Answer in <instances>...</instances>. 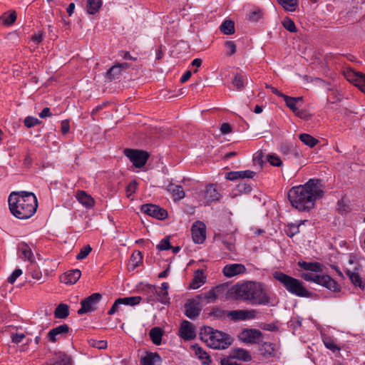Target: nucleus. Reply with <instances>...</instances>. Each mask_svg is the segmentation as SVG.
Here are the masks:
<instances>
[{"label":"nucleus","mask_w":365,"mask_h":365,"mask_svg":"<svg viewBox=\"0 0 365 365\" xmlns=\"http://www.w3.org/2000/svg\"><path fill=\"white\" fill-rule=\"evenodd\" d=\"M319 180L310 179L304 185L292 187L288 192V199L292 207L299 211L313 209L317 199L322 198L323 190L319 187Z\"/></svg>","instance_id":"obj_1"},{"label":"nucleus","mask_w":365,"mask_h":365,"mask_svg":"<svg viewBox=\"0 0 365 365\" xmlns=\"http://www.w3.org/2000/svg\"><path fill=\"white\" fill-rule=\"evenodd\" d=\"M8 202L11 214L20 220L31 217L36 213L38 207L36 195L33 192L26 191L11 192Z\"/></svg>","instance_id":"obj_2"},{"label":"nucleus","mask_w":365,"mask_h":365,"mask_svg":"<svg viewBox=\"0 0 365 365\" xmlns=\"http://www.w3.org/2000/svg\"><path fill=\"white\" fill-rule=\"evenodd\" d=\"M236 299L249 302L253 305H267L270 302L269 291L262 283L246 282L232 288Z\"/></svg>","instance_id":"obj_3"},{"label":"nucleus","mask_w":365,"mask_h":365,"mask_svg":"<svg viewBox=\"0 0 365 365\" xmlns=\"http://www.w3.org/2000/svg\"><path fill=\"white\" fill-rule=\"evenodd\" d=\"M200 338L209 347L215 349H226L233 342L230 335L210 327H204L201 329Z\"/></svg>","instance_id":"obj_4"},{"label":"nucleus","mask_w":365,"mask_h":365,"mask_svg":"<svg viewBox=\"0 0 365 365\" xmlns=\"http://www.w3.org/2000/svg\"><path fill=\"white\" fill-rule=\"evenodd\" d=\"M273 277L279 282L287 292L300 297H311L312 292L307 290L304 283L296 278L289 276L282 272H274Z\"/></svg>","instance_id":"obj_5"},{"label":"nucleus","mask_w":365,"mask_h":365,"mask_svg":"<svg viewBox=\"0 0 365 365\" xmlns=\"http://www.w3.org/2000/svg\"><path fill=\"white\" fill-rule=\"evenodd\" d=\"M124 155L133 163L135 168L143 167L149 158V153L142 150L126 148Z\"/></svg>","instance_id":"obj_6"},{"label":"nucleus","mask_w":365,"mask_h":365,"mask_svg":"<svg viewBox=\"0 0 365 365\" xmlns=\"http://www.w3.org/2000/svg\"><path fill=\"white\" fill-rule=\"evenodd\" d=\"M101 299L102 294L100 293H93L85 298L81 302V307L78 310V314L82 315L88 312H94Z\"/></svg>","instance_id":"obj_7"},{"label":"nucleus","mask_w":365,"mask_h":365,"mask_svg":"<svg viewBox=\"0 0 365 365\" xmlns=\"http://www.w3.org/2000/svg\"><path fill=\"white\" fill-rule=\"evenodd\" d=\"M262 333L255 329H244L238 334L240 341L248 344H256L260 342Z\"/></svg>","instance_id":"obj_8"},{"label":"nucleus","mask_w":365,"mask_h":365,"mask_svg":"<svg viewBox=\"0 0 365 365\" xmlns=\"http://www.w3.org/2000/svg\"><path fill=\"white\" fill-rule=\"evenodd\" d=\"M312 282L322 285L331 291L338 292L340 290L337 282L327 274L320 275L314 274L313 279Z\"/></svg>","instance_id":"obj_9"},{"label":"nucleus","mask_w":365,"mask_h":365,"mask_svg":"<svg viewBox=\"0 0 365 365\" xmlns=\"http://www.w3.org/2000/svg\"><path fill=\"white\" fill-rule=\"evenodd\" d=\"M141 211L158 220H164L168 217V212L154 204H145L141 206Z\"/></svg>","instance_id":"obj_10"},{"label":"nucleus","mask_w":365,"mask_h":365,"mask_svg":"<svg viewBox=\"0 0 365 365\" xmlns=\"http://www.w3.org/2000/svg\"><path fill=\"white\" fill-rule=\"evenodd\" d=\"M202 305L195 299L188 300L184 306L185 315L191 319L197 318L202 310Z\"/></svg>","instance_id":"obj_11"},{"label":"nucleus","mask_w":365,"mask_h":365,"mask_svg":"<svg viewBox=\"0 0 365 365\" xmlns=\"http://www.w3.org/2000/svg\"><path fill=\"white\" fill-rule=\"evenodd\" d=\"M192 237L195 243L202 244L206 238V226L202 222H195L191 228Z\"/></svg>","instance_id":"obj_12"},{"label":"nucleus","mask_w":365,"mask_h":365,"mask_svg":"<svg viewBox=\"0 0 365 365\" xmlns=\"http://www.w3.org/2000/svg\"><path fill=\"white\" fill-rule=\"evenodd\" d=\"M257 311L252 310H233L227 312V317L232 321L246 320L256 317Z\"/></svg>","instance_id":"obj_13"},{"label":"nucleus","mask_w":365,"mask_h":365,"mask_svg":"<svg viewBox=\"0 0 365 365\" xmlns=\"http://www.w3.org/2000/svg\"><path fill=\"white\" fill-rule=\"evenodd\" d=\"M221 290V287H215L212 288L207 292H203L200 294H197L195 299H197L200 303L204 302L205 304H209L215 302L218 298L219 294Z\"/></svg>","instance_id":"obj_14"},{"label":"nucleus","mask_w":365,"mask_h":365,"mask_svg":"<svg viewBox=\"0 0 365 365\" xmlns=\"http://www.w3.org/2000/svg\"><path fill=\"white\" fill-rule=\"evenodd\" d=\"M18 256L20 259L29 261L31 264H34L35 259L30 246L25 242H19L17 245Z\"/></svg>","instance_id":"obj_15"},{"label":"nucleus","mask_w":365,"mask_h":365,"mask_svg":"<svg viewBox=\"0 0 365 365\" xmlns=\"http://www.w3.org/2000/svg\"><path fill=\"white\" fill-rule=\"evenodd\" d=\"M69 329L70 328L67 324H61L50 330L46 337L49 341L55 343L61 337L67 334L69 332Z\"/></svg>","instance_id":"obj_16"},{"label":"nucleus","mask_w":365,"mask_h":365,"mask_svg":"<svg viewBox=\"0 0 365 365\" xmlns=\"http://www.w3.org/2000/svg\"><path fill=\"white\" fill-rule=\"evenodd\" d=\"M180 336L185 340H190L195 337V327L190 322L183 320L180 324Z\"/></svg>","instance_id":"obj_17"},{"label":"nucleus","mask_w":365,"mask_h":365,"mask_svg":"<svg viewBox=\"0 0 365 365\" xmlns=\"http://www.w3.org/2000/svg\"><path fill=\"white\" fill-rule=\"evenodd\" d=\"M129 66L130 65L128 63H117L113 66L106 72V78L108 81H112L114 79L118 78L121 76L122 71L128 68Z\"/></svg>","instance_id":"obj_18"},{"label":"nucleus","mask_w":365,"mask_h":365,"mask_svg":"<svg viewBox=\"0 0 365 365\" xmlns=\"http://www.w3.org/2000/svg\"><path fill=\"white\" fill-rule=\"evenodd\" d=\"M223 274L227 277H232L235 275L245 273L246 268L242 264H227L223 268Z\"/></svg>","instance_id":"obj_19"},{"label":"nucleus","mask_w":365,"mask_h":365,"mask_svg":"<svg viewBox=\"0 0 365 365\" xmlns=\"http://www.w3.org/2000/svg\"><path fill=\"white\" fill-rule=\"evenodd\" d=\"M81 272L78 269L69 270L61 277V282L66 284H75L81 277Z\"/></svg>","instance_id":"obj_20"},{"label":"nucleus","mask_w":365,"mask_h":365,"mask_svg":"<svg viewBox=\"0 0 365 365\" xmlns=\"http://www.w3.org/2000/svg\"><path fill=\"white\" fill-rule=\"evenodd\" d=\"M345 272L354 286L359 287L361 289H364L365 283L363 282L359 273V267H355L353 270L347 269Z\"/></svg>","instance_id":"obj_21"},{"label":"nucleus","mask_w":365,"mask_h":365,"mask_svg":"<svg viewBox=\"0 0 365 365\" xmlns=\"http://www.w3.org/2000/svg\"><path fill=\"white\" fill-rule=\"evenodd\" d=\"M276 344L270 342H263L259 347L260 354L264 358H269L274 356Z\"/></svg>","instance_id":"obj_22"},{"label":"nucleus","mask_w":365,"mask_h":365,"mask_svg":"<svg viewBox=\"0 0 365 365\" xmlns=\"http://www.w3.org/2000/svg\"><path fill=\"white\" fill-rule=\"evenodd\" d=\"M205 198L207 203L220 200V194L217 192L215 185L210 184L206 187Z\"/></svg>","instance_id":"obj_23"},{"label":"nucleus","mask_w":365,"mask_h":365,"mask_svg":"<svg viewBox=\"0 0 365 365\" xmlns=\"http://www.w3.org/2000/svg\"><path fill=\"white\" fill-rule=\"evenodd\" d=\"M78 202L83 206L90 208L94 205L95 201L93 198L88 195L85 191L79 190L76 195Z\"/></svg>","instance_id":"obj_24"},{"label":"nucleus","mask_w":365,"mask_h":365,"mask_svg":"<svg viewBox=\"0 0 365 365\" xmlns=\"http://www.w3.org/2000/svg\"><path fill=\"white\" fill-rule=\"evenodd\" d=\"M141 365H160L161 358L158 353H149L142 358Z\"/></svg>","instance_id":"obj_25"},{"label":"nucleus","mask_w":365,"mask_h":365,"mask_svg":"<svg viewBox=\"0 0 365 365\" xmlns=\"http://www.w3.org/2000/svg\"><path fill=\"white\" fill-rule=\"evenodd\" d=\"M168 191L170 192L175 201L180 200L185 197V192L180 185L170 183L167 188Z\"/></svg>","instance_id":"obj_26"},{"label":"nucleus","mask_w":365,"mask_h":365,"mask_svg":"<svg viewBox=\"0 0 365 365\" xmlns=\"http://www.w3.org/2000/svg\"><path fill=\"white\" fill-rule=\"evenodd\" d=\"M192 348L195 350V355L202 360V363L204 365H208L211 362L210 355L204 351L200 346L197 344L192 346Z\"/></svg>","instance_id":"obj_27"},{"label":"nucleus","mask_w":365,"mask_h":365,"mask_svg":"<svg viewBox=\"0 0 365 365\" xmlns=\"http://www.w3.org/2000/svg\"><path fill=\"white\" fill-rule=\"evenodd\" d=\"M298 266L301 268L311 272H321L322 265L319 262H307L304 261L299 262Z\"/></svg>","instance_id":"obj_28"},{"label":"nucleus","mask_w":365,"mask_h":365,"mask_svg":"<svg viewBox=\"0 0 365 365\" xmlns=\"http://www.w3.org/2000/svg\"><path fill=\"white\" fill-rule=\"evenodd\" d=\"M163 335V331L160 327L152 328L149 332L150 338L155 345H160L161 344Z\"/></svg>","instance_id":"obj_29"},{"label":"nucleus","mask_w":365,"mask_h":365,"mask_svg":"<svg viewBox=\"0 0 365 365\" xmlns=\"http://www.w3.org/2000/svg\"><path fill=\"white\" fill-rule=\"evenodd\" d=\"M284 101L286 103V105L294 112L297 113V110H298V108L297 107V103L299 101H302V97H289L287 95L283 94Z\"/></svg>","instance_id":"obj_30"},{"label":"nucleus","mask_w":365,"mask_h":365,"mask_svg":"<svg viewBox=\"0 0 365 365\" xmlns=\"http://www.w3.org/2000/svg\"><path fill=\"white\" fill-rule=\"evenodd\" d=\"M205 283V276L203 274V271L201 269H197L195 272L194 278L190 283V287L192 289H197L201 284Z\"/></svg>","instance_id":"obj_31"},{"label":"nucleus","mask_w":365,"mask_h":365,"mask_svg":"<svg viewBox=\"0 0 365 365\" xmlns=\"http://www.w3.org/2000/svg\"><path fill=\"white\" fill-rule=\"evenodd\" d=\"M69 315V307L66 304H60L54 311L56 319H66Z\"/></svg>","instance_id":"obj_32"},{"label":"nucleus","mask_w":365,"mask_h":365,"mask_svg":"<svg viewBox=\"0 0 365 365\" xmlns=\"http://www.w3.org/2000/svg\"><path fill=\"white\" fill-rule=\"evenodd\" d=\"M220 30L225 35H231L235 33V23L231 20L225 21L220 27Z\"/></svg>","instance_id":"obj_33"},{"label":"nucleus","mask_w":365,"mask_h":365,"mask_svg":"<svg viewBox=\"0 0 365 365\" xmlns=\"http://www.w3.org/2000/svg\"><path fill=\"white\" fill-rule=\"evenodd\" d=\"M101 5V0H88L86 5L88 13L90 14H95L98 11Z\"/></svg>","instance_id":"obj_34"},{"label":"nucleus","mask_w":365,"mask_h":365,"mask_svg":"<svg viewBox=\"0 0 365 365\" xmlns=\"http://www.w3.org/2000/svg\"><path fill=\"white\" fill-rule=\"evenodd\" d=\"M299 138L302 142H303L306 145H308L310 148H313L318 143L319 140L310 135L309 134L307 133H302L299 135Z\"/></svg>","instance_id":"obj_35"},{"label":"nucleus","mask_w":365,"mask_h":365,"mask_svg":"<svg viewBox=\"0 0 365 365\" xmlns=\"http://www.w3.org/2000/svg\"><path fill=\"white\" fill-rule=\"evenodd\" d=\"M142 297L140 296H134L124 298H118V302L122 304L135 306L140 303Z\"/></svg>","instance_id":"obj_36"},{"label":"nucleus","mask_w":365,"mask_h":365,"mask_svg":"<svg viewBox=\"0 0 365 365\" xmlns=\"http://www.w3.org/2000/svg\"><path fill=\"white\" fill-rule=\"evenodd\" d=\"M152 292L155 293L158 297V301L161 302L162 304H168L169 303V297L168 292L160 291L158 292L155 286H150V287Z\"/></svg>","instance_id":"obj_37"},{"label":"nucleus","mask_w":365,"mask_h":365,"mask_svg":"<svg viewBox=\"0 0 365 365\" xmlns=\"http://www.w3.org/2000/svg\"><path fill=\"white\" fill-rule=\"evenodd\" d=\"M17 15L14 11L10 14H4L1 17L0 20L2 21L3 24L6 26L12 25L16 20Z\"/></svg>","instance_id":"obj_38"},{"label":"nucleus","mask_w":365,"mask_h":365,"mask_svg":"<svg viewBox=\"0 0 365 365\" xmlns=\"http://www.w3.org/2000/svg\"><path fill=\"white\" fill-rule=\"evenodd\" d=\"M234 356L235 358L245 361H249L252 359L250 352L243 349H235L234 351Z\"/></svg>","instance_id":"obj_39"},{"label":"nucleus","mask_w":365,"mask_h":365,"mask_svg":"<svg viewBox=\"0 0 365 365\" xmlns=\"http://www.w3.org/2000/svg\"><path fill=\"white\" fill-rule=\"evenodd\" d=\"M283 8L289 11H294L297 6V0H278Z\"/></svg>","instance_id":"obj_40"},{"label":"nucleus","mask_w":365,"mask_h":365,"mask_svg":"<svg viewBox=\"0 0 365 365\" xmlns=\"http://www.w3.org/2000/svg\"><path fill=\"white\" fill-rule=\"evenodd\" d=\"M232 85L238 90H241L245 87V78L240 73H236L232 81Z\"/></svg>","instance_id":"obj_41"},{"label":"nucleus","mask_w":365,"mask_h":365,"mask_svg":"<svg viewBox=\"0 0 365 365\" xmlns=\"http://www.w3.org/2000/svg\"><path fill=\"white\" fill-rule=\"evenodd\" d=\"M353 76L356 77L355 79L354 85L357 86L361 91L363 90V87H365V74L360 73H351Z\"/></svg>","instance_id":"obj_42"},{"label":"nucleus","mask_w":365,"mask_h":365,"mask_svg":"<svg viewBox=\"0 0 365 365\" xmlns=\"http://www.w3.org/2000/svg\"><path fill=\"white\" fill-rule=\"evenodd\" d=\"M227 311L218 307H213L210 312V315L218 319L227 317Z\"/></svg>","instance_id":"obj_43"},{"label":"nucleus","mask_w":365,"mask_h":365,"mask_svg":"<svg viewBox=\"0 0 365 365\" xmlns=\"http://www.w3.org/2000/svg\"><path fill=\"white\" fill-rule=\"evenodd\" d=\"M283 26L289 32L295 33L297 32V28L294 22L289 18H285L282 21Z\"/></svg>","instance_id":"obj_44"},{"label":"nucleus","mask_w":365,"mask_h":365,"mask_svg":"<svg viewBox=\"0 0 365 365\" xmlns=\"http://www.w3.org/2000/svg\"><path fill=\"white\" fill-rule=\"evenodd\" d=\"M267 160L273 166L279 167L282 165L281 159L274 154L267 155Z\"/></svg>","instance_id":"obj_45"},{"label":"nucleus","mask_w":365,"mask_h":365,"mask_svg":"<svg viewBox=\"0 0 365 365\" xmlns=\"http://www.w3.org/2000/svg\"><path fill=\"white\" fill-rule=\"evenodd\" d=\"M142 259V254L140 251L135 252L132 254L130 257V262H133L132 269H134L138 266V264L141 262Z\"/></svg>","instance_id":"obj_46"},{"label":"nucleus","mask_w":365,"mask_h":365,"mask_svg":"<svg viewBox=\"0 0 365 365\" xmlns=\"http://www.w3.org/2000/svg\"><path fill=\"white\" fill-rule=\"evenodd\" d=\"M25 126L30 128L41 123V121L34 117L27 116L24 120Z\"/></svg>","instance_id":"obj_47"},{"label":"nucleus","mask_w":365,"mask_h":365,"mask_svg":"<svg viewBox=\"0 0 365 365\" xmlns=\"http://www.w3.org/2000/svg\"><path fill=\"white\" fill-rule=\"evenodd\" d=\"M157 249L158 250H168L171 249V245L170 243V237H167L163 239L160 243L157 245Z\"/></svg>","instance_id":"obj_48"},{"label":"nucleus","mask_w":365,"mask_h":365,"mask_svg":"<svg viewBox=\"0 0 365 365\" xmlns=\"http://www.w3.org/2000/svg\"><path fill=\"white\" fill-rule=\"evenodd\" d=\"M323 341H324V346L327 349H330V350H331L333 351H334L336 350H339V348L335 344L334 340L331 338H330V337H325L323 339Z\"/></svg>","instance_id":"obj_49"},{"label":"nucleus","mask_w":365,"mask_h":365,"mask_svg":"<svg viewBox=\"0 0 365 365\" xmlns=\"http://www.w3.org/2000/svg\"><path fill=\"white\" fill-rule=\"evenodd\" d=\"M92 248L90 245L84 246L83 248H81L80 252L77 255L76 259L78 260L85 259L88 254L91 252Z\"/></svg>","instance_id":"obj_50"},{"label":"nucleus","mask_w":365,"mask_h":365,"mask_svg":"<svg viewBox=\"0 0 365 365\" xmlns=\"http://www.w3.org/2000/svg\"><path fill=\"white\" fill-rule=\"evenodd\" d=\"M285 233L290 237H292L294 235H295L297 233L299 232V225H288L287 228L284 230Z\"/></svg>","instance_id":"obj_51"},{"label":"nucleus","mask_w":365,"mask_h":365,"mask_svg":"<svg viewBox=\"0 0 365 365\" xmlns=\"http://www.w3.org/2000/svg\"><path fill=\"white\" fill-rule=\"evenodd\" d=\"M88 344L91 346L95 347L99 349H105L107 346L106 341H97L95 339H91L88 341Z\"/></svg>","instance_id":"obj_52"},{"label":"nucleus","mask_w":365,"mask_h":365,"mask_svg":"<svg viewBox=\"0 0 365 365\" xmlns=\"http://www.w3.org/2000/svg\"><path fill=\"white\" fill-rule=\"evenodd\" d=\"M225 46L229 49L227 55L230 56L236 53L237 46L234 41H228L225 42Z\"/></svg>","instance_id":"obj_53"},{"label":"nucleus","mask_w":365,"mask_h":365,"mask_svg":"<svg viewBox=\"0 0 365 365\" xmlns=\"http://www.w3.org/2000/svg\"><path fill=\"white\" fill-rule=\"evenodd\" d=\"M22 274L21 269H15L12 274L8 277L7 281L10 284H14L16 279Z\"/></svg>","instance_id":"obj_54"},{"label":"nucleus","mask_w":365,"mask_h":365,"mask_svg":"<svg viewBox=\"0 0 365 365\" xmlns=\"http://www.w3.org/2000/svg\"><path fill=\"white\" fill-rule=\"evenodd\" d=\"M138 183L135 180L131 181L128 186L126 187V192L128 197H129L131 194L135 192L137 190Z\"/></svg>","instance_id":"obj_55"},{"label":"nucleus","mask_w":365,"mask_h":365,"mask_svg":"<svg viewBox=\"0 0 365 365\" xmlns=\"http://www.w3.org/2000/svg\"><path fill=\"white\" fill-rule=\"evenodd\" d=\"M237 190L240 192L248 193L252 190V187L244 182H241L237 185Z\"/></svg>","instance_id":"obj_56"},{"label":"nucleus","mask_w":365,"mask_h":365,"mask_svg":"<svg viewBox=\"0 0 365 365\" xmlns=\"http://www.w3.org/2000/svg\"><path fill=\"white\" fill-rule=\"evenodd\" d=\"M225 178L230 180H235L240 178V173L239 171H231L226 173Z\"/></svg>","instance_id":"obj_57"},{"label":"nucleus","mask_w":365,"mask_h":365,"mask_svg":"<svg viewBox=\"0 0 365 365\" xmlns=\"http://www.w3.org/2000/svg\"><path fill=\"white\" fill-rule=\"evenodd\" d=\"M299 118L304 119V120H308L310 118V114L305 110H297V113H294Z\"/></svg>","instance_id":"obj_58"},{"label":"nucleus","mask_w":365,"mask_h":365,"mask_svg":"<svg viewBox=\"0 0 365 365\" xmlns=\"http://www.w3.org/2000/svg\"><path fill=\"white\" fill-rule=\"evenodd\" d=\"M30 269V274L33 279H41L42 277V273L38 269H32L31 267L29 268Z\"/></svg>","instance_id":"obj_59"},{"label":"nucleus","mask_w":365,"mask_h":365,"mask_svg":"<svg viewBox=\"0 0 365 365\" xmlns=\"http://www.w3.org/2000/svg\"><path fill=\"white\" fill-rule=\"evenodd\" d=\"M121 302H118V298L115 301L110 310L108 312L109 315H112L115 312H118L119 306L121 305Z\"/></svg>","instance_id":"obj_60"},{"label":"nucleus","mask_w":365,"mask_h":365,"mask_svg":"<svg viewBox=\"0 0 365 365\" xmlns=\"http://www.w3.org/2000/svg\"><path fill=\"white\" fill-rule=\"evenodd\" d=\"M70 125L67 120H63L61 125V130L63 134H67L69 132Z\"/></svg>","instance_id":"obj_61"},{"label":"nucleus","mask_w":365,"mask_h":365,"mask_svg":"<svg viewBox=\"0 0 365 365\" xmlns=\"http://www.w3.org/2000/svg\"><path fill=\"white\" fill-rule=\"evenodd\" d=\"M240 173V178H252L255 175V173L251 170L239 171Z\"/></svg>","instance_id":"obj_62"},{"label":"nucleus","mask_w":365,"mask_h":365,"mask_svg":"<svg viewBox=\"0 0 365 365\" xmlns=\"http://www.w3.org/2000/svg\"><path fill=\"white\" fill-rule=\"evenodd\" d=\"M25 338L24 334H15L11 336V341L15 344L20 343Z\"/></svg>","instance_id":"obj_63"},{"label":"nucleus","mask_w":365,"mask_h":365,"mask_svg":"<svg viewBox=\"0 0 365 365\" xmlns=\"http://www.w3.org/2000/svg\"><path fill=\"white\" fill-rule=\"evenodd\" d=\"M43 32L41 31V32H38V34L32 36L31 40L36 43H39L43 41Z\"/></svg>","instance_id":"obj_64"}]
</instances>
